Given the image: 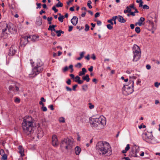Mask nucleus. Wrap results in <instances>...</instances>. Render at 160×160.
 Instances as JSON below:
<instances>
[{
  "label": "nucleus",
  "instance_id": "1",
  "mask_svg": "<svg viewBox=\"0 0 160 160\" xmlns=\"http://www.w3.org/2000/svg\"><path fill=\"white\" fill-rule=\"evenodd\" d=\"M96 149L100 156H109L112 154V148L107 142L100 141L96 144Z\"/></svg>",
  "mask_w": 160,
  "mask_h": 160
},
{
  "label": "nucleus",
  "instance_id": "2",
  "mask_svg": "<svg viewBox=\"0 0 160 160\" xmlns=\"http://www.w3.org/2000/svg\"><path fill=\"white\" fill-rule=\"evenodd\" d=\"M34 120L29 116H26L23 118L22 127L24 134L27 135H31L34 131Z\"/></svg>",
  "mask_w": 160,
  "mask_h": 160
},
{
  "label": "nucleus",
  "instance_id": "3",
  "mask_svg": "<svg viewBox=\"0 0 160 160\" xmlns=\"http://www.w3.org/2000/svg\"><path fill=\"white\" fill-rule=\"evenodd\" d=\"M31 63L33 68L32 69L31 74H29L30 77H32L31 75H32L34 77L43 71V63L40 59L37 60L35 62L31 61Z\"/></svg>",
  "mask_w": 160,
  "mask_h": 160
},
{
  "label": "nucleus",
  "instance_id": "4",
  "mask_svg": "<svg viewBox=\"0 0 160 160\" xmlns=\"http://www.w3.org/2000/svg\"><path fill=\"white\" fill-rule=\"evenodd\" d=\"M89 122L91 127L94 128H96L99 125L104 126L106 124V118L103 116H101L98 118H92Z\"/></svg>",
  "mask_w": 160,
  "mask_h": 160
},
{
  "label": "nucleus",
  "instance_id": "5",
  "mask_svg": "<svg viewBox=\"0 0 160 160\" xmlns=\"http://www.w3.org/2000/svg\"><path fill=\"white\" fill-rule=\"evenodd\" d=\"M73 144V140L69 138H65L61 143V146L67 149H70Z\"/></svg>",
  "mask_w": 160,
  "mask_h": 160
},
{
  "label": "nucleus",
  "instance_id": "6",
  "mask_svg": "<svg viewBox=\"0 0 160 160\" xmlns=\"http://www.w3.org/2000/svg\"><path fill=\"white\" fill-rule=\"evenodd\" d=\"M7 29H8L9 32L11 33H16L17 32V30L16 28L13 24L12 23L8 24L7 25L5 28L2 30V33L3 35L5 36L7 35V32H6L7 30Z\"/></svg>",
  "mask_w": 160,
  "mask_h": 160
},
{
  "label": "nucleus",
  "instance_id": "7",
  "mask_svg": "<svg viewBox=\"0 0 160 160\" xmlns=\"http://www.w3.org/2000/svg\"><path fill=\"white\" fill-rule=\"evenodd\" d=\"M142 138L146 142L150 143L152 142V141L154 139L151 132L143 133L142 134Z\"/></svg>",
  "mask_w": 160,
  "mask_h": 160
},
{
  "label": "nucleus",
  "instance_id": "8",
  "mask_svg": "<svg viewBox=\"0 0 160 160\" xmlns=\"http://www.w3.org/2000/svg\"><path fill=\"white\" fill-rule=\"evenodd\" d=\"M133 56L132 61L134 62L138 61L141 57V52L140 51H133Z\"/></svg>",
  "mask_w": 160,
  "mask_h": 160
},
{
  "label": "nucleus",
  "instance_id": "9",
  "mask_svg": "<svg viewBox=\"0 0 160 160\" xmlns=\"http://www.w3.org/2000/svg\"><path fill=\"white\" fill-rule=\"evenodd\" d=\"M127 87L125 88L124 86L123 89V93L125 95H128L132 93L133 91V89L132 88H131L129 86H127Z\"/></svg>",
  "mask_w": 160,
  "mask_h": 160
},
{
  "label": "nucleus",
  "instance_id": "10",
  "mask_svg": "<svg viewBox=\"0 0 160 160\" xmlns=\"http://www.w3.org/2000/svg\"><path fill=\"white\" fill-rule=\"evenodd\" d=\"M139 151V147L136 145H134L132 148L131 152L132 153V155L134 157H137V153Z\"/></svg>",
  "mask_w": 160,
  "mask_h": 160
},
{
  "label": "nucleus",
  "instance_id": "11",
  "mask_svg": "<svg viewBox=\"0 0 160 160\" xmlns=\"http://www.w3.org/2000/svg\"><path fill=\"white\" fill-rule=\"evenodd\" d=\"M29 41V36H22L21 38L20 43L21 44L25 45Z\"/></svg>",
  "mask_w": 160,
  "mask_h": 160
},
{
  "label": "nucleus",
  "instance_id": "12",
  "mask_svg": "<svg viewBox=\"0 0 160 160\" xmlns=\"http://www.w3.org/2000/svg\"><path fill=\"white\" fill-rule=\"evenodd\" d=\"M35 135L38 138H40L43 136V132L40 127H38L37 128L36 131Z\"/></svg>",
  "mask_w": 160,
  "mask_h": 160
},
{
  "label": "nucleus",
  "instance_id": "13",
  "mask_svg": "<svg viewBox=\"0 0 160 160\" xmlns=\"http://www.w3.org/2000/svg\"><path fill=\"white\" fill-rule=\"evenodd\" d=\"M52 145L56 147L58 145V140L57 137L55 135H53L52 137Z\"/></svg>",
  "mask_w": 160,
  "mask_h": 160
},
{
  "label": "nucleus",
  "instance_id": "14",
  "mask_svg": "<svg viewBox=\"0 0 160 160\" xmlns=\"http://www.w3.org/2000/svg\"><path fill=\"white\" fill-rule=\"evenodd\" d=\"M39 37L36 35H29V38L30 41L35 42L38 40Z\"/></svg>",
  "mask_w": 160,
  "mask_h": 160
},
{
  "label": "nucleus",
  "instance_id": "15",
  "mask_svg": "<svg viewBox=\"0 0 160 160\" xmlns=\"http://www.w3.org/2000/svg\"><path fill=\"white\" fill-rule=\"evenodd\" d=\"M71 21L73 25L75 26L78 22V18L76 16H74L71 19Z\"/></svg>",
  "mask_w": 160,
  "mask_h": 160
},
{
  "label": "nucleus",
  "instance_id": "16",
  "mask_svg": "<svg viewBox=\"0 0 160 160\" xmlns=\"http://www.w3.org/2000/svg\"><path fill=\"white\" fill-rule=\"evenodd\" d=\"M118 19L119 22L122 23H125L126 22V20L123 18L120 15H119L118 16Z\"/></svg>",
  "mask_w": 160,
  "mask_h": 160
},
{
  "label": "nucleus",
  "instance_id": "17",
  "mask_svg": "<svg viewBox=\"0 0 160 160\" xmlns=\"http://www.w3.org/2000/svg\"><path fill=\"white\" fill-rule=\"evenodd\" d=\"M75 79V82H77L79 84H81L83 83V81L80 80V78L78 76H77Z\"/></svg>",
  "mask_w": 160,
  "mask_h": 160
},
{
  "label": "nucleus",
  "instance_id": "18",
  "mask_svg": "<svg viewBox=\"0 0 160 160\" xmlns=\"http://www.w3.org/2000/svg\"><path fill=\"white\" fill-rule=\"evenodd\" d=\"M18 149L19 150V152L21 154V156H24V151L23 148L22 146H20L19 147Z\"/></svg>",
  "mask_w": 160,
  "mask_h": 160
},
{
  "label": "nucleus",
  "instance_id": "19",
  "mask_svg": "<svg viewBox=\"0 0 160 160\" xmlns=\"http://www.w3.org/2000/svg\"><path fill=\"white\" fill-rule=\"evenodd\" d=\"M75 151L76 154L78 155L81 151V149L79 147L77 146L75 148Z\"/></svg>",
  "mask_w": 160,
  "mask_h": 160
},
{
  "label": "nucleus",
  "instance_id": "20",
  "mask_svg": "<svg viewBox=\"0 0 160 160\" xmlns=\"http://www.w3.org/2000/svg\"><path fill=\"white\" fill-rule=\"evenodd\" d=\"M42 23V19L40 17H38L37 19L36 22V24L38 26H40Z\"/></svg>",
  "mask_w": 160,
  "mask_h": 160
},
{
  "label": "nucleus",
  "instance_id": "21",
  "mask_svg": "<svg viewBox=\"0 0 160 160\" xmlns=\"http://www.w3.org/2000/svg\"><path fill=\"white\" fill-rule=\"evenodd\" d=\"M86 72V69L85 68H82V71L79 72V75L80 76L84 75L85 74Z\"/></svg>",
  "mask_w": 160,
  "mask_h": 160
},
{
  "label": "nucleus",
  "instance_id": "22",
  "mask_svg": "<svg viewBox=\"0 0 160 160\" xmlns=\"http://www.w3.org/2000/svg\"><path fill=\"white\" fill-rule=\"evenodd\" d=\"M56 33L57 34V36L58 37H60L61 35V34L64 33V32L63 31H62L61 30H56V31H55Z\"/></svg>",
  "mask_w": 160,
  "mask_h": 160
},
{
  "label": "nucleus",
  "instance_id": "23",
  "mask_svg": "<svg viewBox=\"0 0 160 160\" xmlns=\"http://www.w3.org/2000/svg\"><path fill=\"white\" fill-rule=\"evenodd\" d=\"M82 79L86 81L87 82H88L90 80V79L89 77V75L88 74H87L85 76H83L82 77Z\"/></svg>",
  "mask_w": 160,
  "mask_h": 160
},
{
  "label": "nucleus",
  "instance_id": "24",
  "mask_svg": "<svg viewBox=\"0 0 160 160\" xmlns=\"http://www.w3.org/2000/svg\"><path fill=\"white\" fill-rule=\"evenodd\" d=\"M145 20V18L143 17H141L140 19L138 20V22H140L141 24V26L142 25H143L144 24V23H143V22H144V21Z\"/></svg>",
  "mask_w": 160,
  "mask_h": 160
},
{
  "label": "nucleus",
  "instance_id": "25",
  "mask_svg": "<svg viewBox=\"0 0 160 160\" xmlns=\"http://www.w3.org/2000/svg\"><path fill=\"white\" fill-rule=\"evenodd\" d=\"M15 52V51H9L8 54L9 56H12L13 55Z\"/></svg>",
  "mask_w": 160,
  "mask_h": 160
},
{
  "label": "nucleus",
  "instance_id": "26",
  "mask_svg": "<svg viewBox=\"0 0 160 160\" xmlns=\"http://www.w3.org/2000/svg\"><path fill=\"white\" fill-rule=\"evenodd\" d=\"M133 50H140V48L139 46L136 44H134L132 48Z\"/></svg>",
  "mask_w": 160,
  "mask_h": 160
},
{
  "label": "nucleus",
  "instance_id": "27",
  "mask_svg": "<svg viewBox=\"0 0 160 160\" xmlns=\"http://www.w3.org/2000/svg\"><path fill=\"white\" fill-rule=\"evenodd\" d=\"M64 18V17L63 16L61 15L58 18V19L59 21L61 22H63V19Z\"/></svg>",
  "mask_w": 160,
  "mask_h": 160
},
{
  "label": "nucleus",
  "instance_id": "28",
  "mask_svg": "<svg viewBox=\"0 0 160 160\" xmlns=\"http://www.w3.org/2000/svg\"><path fill=\"white\" fill-rule=\"evenodd\" d=\"M2 157L1 160H6L7 158V156L6 154H4L2 155Z\"/></svg>",
  "mask_w": 160,
  "mask_h": 160
},
{
  "label": "nucleus",
  "instance_id": "29",
  "mask_svg": "<svg viewBox=\"0 0 160 160\" xmlns=\"http://www.w3.org/2000/svg\"><path fill=\"white\" fill-rule=\"evenodd\" d=\"M92 3V2L90 0H89L88 2L87 5L88 8L90 9H91L92 8V6L91 5Z\"/></svg>",
  "mask_w": 160,
  "mask_h": 160
},
{
  "label": "nucleus",
  "instance_id": "30",
  "mask_svg": "<svg viewBox=\"0 0 160 160\" xmlns=\"http://www.w3.org/2000/svg\"><path fill=\"white\" fill-rule=\"evenodd\" d=\"M135 32L138 33H139L140 32V28L138 27H137L135 29Z\"/></svg>",
  "mask_w": 160,
  "mask_h": 160
},
{
  "label": "nucleus",
  "instance_id": "31",
  "mask_svg": "<svg viewBox=\"0 0 160 160\" xmlns=\"http://www.w3.org/2000/svg\"><path fill=\"white\" fill-rule=\"evenodd\" d=\"M62 6L63 4L60 1L58 2V3L56 5V6L57 7H62Z\"/></svg>",
  "mask_w": 160,
  "mask_h": 160
},
{
  "label": "nucleus",
  "instance_id": "32",
  "mask_svg": "<svg viewBox=\"0 0 160 160\" xmlns=\"http://www.w3.org/2000/svg\"><path fill=\"white\" fill-rule=\"evenodd\" d=\"M56 26H57L56 25H50L49 26V29H50V28H52V29H53V31H56V30L55 29V28L56 27Z\"/></svg>",
  "mask_w": 160,
  "mask_h": 160
},
{
  "label": "nucleus",
  "instance_id": "33",
  "mask_svg": "<svg viewBox=\"0 0 160 160\" xmlns=\"http://www.w3.org/2000/svg\"><path fill=\"white\" fill-rule=\"evenodd\" d=\"M82 89L84 91H85L88 88V86L87 85H84L82 86Z\"/></svg>",
  "mask_w": 160,
  "mask_h": 160
},
{
  "label": "nucleus",
  "instance_id": "34",
  "mask_svg": "<svg viewBox=\"0 0 160 160\" xmlns=\"http://www.w3.org/2000/svg\"><path fill=\"white\" fill-rule=\"evenodd\" d=\"M52 17L48 18L47 20L48 22V24H52L51 21L52 20Z\"/></svg>",
  "mask_w": 160,
  "mask_h": 160
},
{
  "label": "nucleus",
  "instance_id": "35",
  "mask_svg": "<svg viewBox=\"0 0 160 160\" xmlns=\"http://www.w3.org/2000/svg\"><path fill=\"white\" fill-rule=\"evenodd\" d=\"M90 27L89 25H88V24H86L85 25V31H88Z\"/></svg>",
  "mask_w": 160,
  "mask_h": 160
},
{
  "label": "nucleus",
  "instance_id": "36",
  "mask_svg": "<svg viewBox=\"0 0 160 160\" xmlns=\"http://www.w3.org/2000/svg\"><path fill=\"white\" fill-rule=\"evenodd\" d=\"M75 66L77 68H80L82 66V64L80 63L79 62L77 64H76L75 65Z\"/></svg>",
  "mask_w": 160,
  "mask_h": 160
},
{
  "label": "nucleus",
  "instance_id": "37",
  "mask_svg": "<svg viewBox=\"0 0 160 160\" xmlns=\"http://www.w3.org/2000/svg\"><path fill=\"white\" fill-rule=\"evenodd\" d=\"M112 25L110 24H108L107 25V27L108 29L111 30L113 28Z\"/></svg>",
  "mask_w": 160,
  "mask_h": 160
},
{
  "label": "nucleus",
  "instance_id": "38",
  "mask_svg": "<svg viewBox=\"0 0 160 160\" xmlns=\"http://www.w3.org/2000/svg\"><path fill=\"white\" fill-rule=\"evenodd\" d=\"M59 121L63 123L65 122L64 118L62 117H61L59 118Z\"/></svg>",
  "mask_w": 160,
  "mask_h": 160
},
{
  "label": "nucleus",
  "instance_id": "39",
  "mask_svg": "<svg viewBox=\"0 0 160 160\" xmlns=\"http://www.w3.org/2000/svg\"><path fill=\"white\" fill-rule=\"evenodd\" d=\"M89 108L90 109H92L94 108V105L92 104L91 103H89Z\"/></svg>",
  "mask_w": 160,
  "mask_h": 160
},
{
  "label": "nucleus",
  "instance_id": "40",
  "mask_svg": "<svg viewBox=\"0 0 160 160\" xmlns=\"http://www.w3.org/2000/svg\"><path fill=\"white\" fill-rule=\"evenodd\" d=\"M36 4L37 5V7L36 8L37 9L38 8H41L42 4L41 3H36Z\"/></svg>",
  "mask_w": 160,
  "mask_h": 160
},
{
  "label": "nucleus",
  "instance_id": "41",
  "mask_svg": "<svg viewBox=\"0 0 160 160\" xmlns=\"http://www.w3.org/2000/svg\"><path fill=\"white\" fill-rule=\"evenodd\" d=\"M42 109L43 111L46 112L47 111V108L46 107H44V106H42Z\"/></svg>",
  "mask_w": 160,
  "mask_h": 160
},
{
  "label": "nucleus",
  "instance_id": "42",
  "mask_svg": "<svg viewBox=\"0 0 160 160\" xmlns=\"http://www.w3.org/2000/svg\"><path fill=\"white\" fill-rule=\"evenodd\" d=\"M159 85H160V83H158V82H155L154 83L155 86L157 88H158Z\"/></svg>",
  "mask_w": 160,
  "mask_h": 160
},
{
  "label": "nucleus",
  "instance_id": "43",
  "mask_svg": "<svg viewBox=\"0 0 160 160\" xmlns=\"http://www.w3.org/2000/svg\"><path fill=\"white\" fill-rule=\"evenodd\" d=\"M143 8L144 9H148L149 8V7L147 5H144L143 6Z\"/></svg>",
  "mask_w": 160,
  "mask_h": 160
},
{
  "label": "nucleus",
  "instance_id": "44",
  "mask_svg": "<svg viewBox=\"0 0 160 160\" xmlns=\"http://www.w3.org/2000/svg\"><path fill=\"white\" fill-rule=\"evenodd\" d=\"M117 18H118V17L117 16H115L114 17H113L111 19L112 20V21H116V20Z\"/></svg>",
  "mask_w": 160,
  "mask_h": 160
},
{
  "label": "nucleus",
  "instance_id": "45",
  "mask_svg": "<svg viewBox=\"0 0 160 160\" xmlns=\"http://www.w3.org/2000/svg\"><path fill=\"white\" fill-rule=\"evenodd\" d=\"M52 9L55 12H57L58 11V10L56 8L55 6H54L52 7Z\"/></svg>",
  "mask_w": 160,
  "mask_h": 160
},
{
  "label": "nucleus",
  "instance_id": "46",
  "mask_svg": "<svg viewBox=\"0 0 160 160\" xmlns=\"http://www.w3.org/2000/svg\"><path fill=\"white\" fill-rule=\"evenodd\" d=\"M129 149H130L129 145V144H127V145L126 146V147L125 148V149L126 151H127L128 150H129Z\"/></svg>",
  "mask_w": 160,
  "mask_h": 160
},
{
  "label": "nucleus",
  "instance_id": "47",
  "mask_svg": "<svg viewBox=\"0 0 160 160\" xmlns=\"http://www.w3.org/2000/svg\"><path fill=\"white\" fill-rule=\"evenodd\" d=\"M69 68L71 69V72H72L73 71V65H70Z\"/></svg>",
  "mask_w": 160,
  "mask_h": 160
},
{
  "label": "nucleus",
  "instance_id": "48",
  "mask_svg": "<svg viewBox=\"0 0 160 160\" xmlns=\"http://www.w3.org/2000/svg\"><path fill=\"white\" fill-rule=\"evenodd\" d=\"M112 21L111 20V19L109 20H108L107 21L108 22L110 23V24L113 25V23L112 22Z\"/></svg>",
  "mask_w": 160,
  "mask_h": 160
},
{
  "label": "nucleus",
  "instance_id": "49",
  "mask_svg": "<svg viewBox=\"0 0 160 160\" xmlns=\"http://www.w3.org/2000/svg\"><path fill=\"white\" fill-rule=\"evenodd\" d=\"M85 53V52H81L80 54V57H81L82 58H83V57H84V55Z\"/></svg>",
  "mask_w": 160,
  "mask_h": 160
},
{
  "label": "nucleus",
  "instance_id": "50",
  "mask_svg": "<svg viewBox=\"0 0 160 160\" xmlns=\"http://www.w3.org/2000/svg\"><path fill=\"white\" fill-rule=\"evenodd\" d=\"M68 68L67 66H66L64 68L62 69V71L63 72H65L68 70Z\"/></svg>",
  "mask_w": 160,
  "mask_h": 160
},
{
  "label": "nucleus",
  "instance_id": "51",
  "mask_svg": "<svg viewBox=\"0 0 160 160\" xmlns=\"http://www.w3.org/2000/svg\"><path fill=\"white\" fill-rule=\"evenodd\" d=\"M126 8L128 11V12L130 13L131 12V9L128 6L126 7Z\"/></svg>",
  "mask_w": 160,
  "mask_h": 160
},
{
  "label": "nucleus",
  "instance_id": "52",
  "mask_svg": "<svg viewBox=\"0 0 160 160\" xmlns=\"http://www.w3.org/2000/svg\"><path fill=\"white\" fill-rule=\"evenodd\" d=\"M49 108L52 110H53L54 109L53 106L52 105H49Z\"/></svg>",
  "mask_w": 160,
  "mask_h": 160
},
{
  "label": "nucleus",
  "instance_id": "53",
  "mask_svg": "<svg viewBox=\"0 0 160 160\" xmlns=\"http://www.w3.org/2000/svg\"><path fill=\"white\" fill-rule=\"evenodd\" d=\"M73 27L72 26H70L69 27V29L68 31L69 32H70L72 30Z\"/></svg>",
  "mask_w": 160,
  "mask_h": 160
},
{
  "label": "nucleus",
  "instance_id": "54",
  "mask_svg": "<svg viewBox=\"0 0 160 160\" xmlns=\"http://www.w3.org/2000/svg\"><path fill=\"white\" fill-rule=\"evenodd\" d=\"M91 58L94 60H95L96 59V56L94 54H92V55Z\"/></svg>",
  "mask_w": 160,
  "mask_h": 160
},
{
  "label": "nucleus",
  "instance_id": "55",
  "mask_svg": "<svg viewBox=\"0 0 160 160\" xmlns=\"http://www.w3.org/2000/svg\"><path fill=\"white\" fill-rule=\"evenodd\" d=\"M4 151L3 149H1L0 150V154L2 155L4 154Z\"/></svg>",
  "mask_w": 160,
  "mask_h": 160
},
{
  "label": "nucleus",
  "instance_id": "56",
  "mask_svg": "<svg viewBox=\"0 0 160 160\" xmlns=\"http://www.w3.org/2000/svg\"><path fill=\"white\" fill-rule=\"evenodd\" d=\"M100 15V13L99 12H97L96 13V14L95 15V18H97L98 17H99Z\"/></svg>",
  "mask_w": 160,
  "mask_h": 160
},
{
  "label": "nucleus",
  "instance_id": "57",
  "mask_svg": "<svg viewBox=\"0 0 160 160\" xmlns=\"http://www.w3.org/2000/svg\"><path fill=\"white\" fill-rule=\"evenodd\" d=\"M130 8H133L135 9V7H134V4L133 3L131 5L129 6V7Z\"/></svg>",
  "mask_w": 160,
  "mask_h": 160
},
{
  "label": "nucleus",
  "instance_id": "58",
  "mask_svg": "<svg viewBox=\"0 0 160 160\" xmlns=\"http://www.w3.org/2000/svg\"><path fill=\"white\" fill-rule=\"evenodd\" d=\"M146 68L147 69L149 70L150 69L151 67L150 65L148 64L146 65Z\"/></svg>",
  "mask_w": 160,
  "mask_h": 160
},
{
  "label": "nucleus",
  "instance_id": "59",
  "mask_svg": "<svg viewBox=\"0 0 160 160\" xmlns=\"http://www.w3.org/2000/svg\"><path fill=\"white\" fill-rule=\"evenodd\" d=\"M66 89L67 91H71L72 89L68 87H66Z\"/></svg>",
  "mask_w": 160,
  "mask_h": 160
},
{
  "label": "nucleus",
  "instance_id": "60",
  "mask_svg": "<svg viewBox=\"0 0 160 160\" xmlns=\"http://www.w3.org/2000/svg\"><path fill=\"white\" fill-rule=\"evenodd\" d=\"M85 58L88 60H89L90 59V56L89 54L88 55L85 57Z\"/></svg>",
  "mask_w": 160,
  "mask_h": 160
},
{
  "label": "nucleus",
  "instance_id": "61",
  "mask_svg": "<svg viewBox=\"0 0 160 160\" xmlns=\"http://www.w3.org/2000/svg\"><path fill=\"white\" fill-rule=\"evenodd\" d=\"M66 82H67V83L68 85H70L71 84V81L70 80V79H68V80Z\"/></svg>",
  "mask_w": 160,
  "mask_h": 160
},
{
  "label": "nucleus",
  "instance_id": "62",
  "mask_svg": "<svg viewBox=\"0 0 160 160\" xmlns=\"http://www.w3.org/2000/svg\"><path fill=\"white\" fill-rule=\"evenodd\" d=\"M97 24L98 25H100L101 24V22L100 21L98 20L97 21Z\"/></svg>",
  "mask_w": 160,
  "mask_h": 160
},
{
  "label": "nucleus",
  "instance_id": "63",
  "mask_svg": "<svg viewBox=\"0 0 160 160\" xmlns=\"http://www.w3.org/2000/svg\"><path fill=\"white\" fill-rule=\"evenodd\" d=\"M41 101H42V102H46V100L44 98L42 97L41 98Z\"/></svg>",
  "mask_w": 160,
  "mask_h": 160
},
{
  "label": "nucleus",
  "instance_id": "64",
  "mask_svg": "<svg viewBox=\"0 0 160 160\" xmlns=\"http://www.w3.org/2000/svg\"><path fill=\"white\" fill-rule=\"evenodd\" d=\"M93 67L92 66H91L90 67V68H89L88 69V70L90 71V72H92V70H93Z\"/></svg>",
  "mask_w": 160,
  "mask_h": 160
}]
</instances>
